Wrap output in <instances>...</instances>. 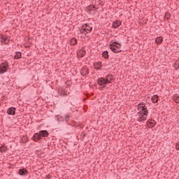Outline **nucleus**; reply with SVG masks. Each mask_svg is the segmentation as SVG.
<instances>
[{
    "label": "nucleus",
    "mask_w": 179,
    "mask_h": 179,
    "mask_svg": "<svg viewBox=\"0 0 179 179\" xmlns=\"http://www.w3.org/2000/svg\"><path fill=\"white\" fill-rule=\"evenodd\" d=\"M138 110H141L137 114V120L139 122L142 121H146L148 118V110H146V106L143 104L138 105Z\"/></svg>",
    "instance_id": "obj_1"
},
{
    "label": "nucleus",
    "mask_w": 179,
    "mask_h": 179,
    "mask_svg": "<svg viewBox=\"0 0 179 179\" xmlns=\"http://www.w3.org/2000/svg\"><path fill=\"white\" fill-rule=\"evenodd\" d=\"M41 136L43 138L48 136V132L45 130H42L39 133L35 134L32 139L33 141H35V142H37L39 139H41Z\"/></svg>",
    "instance_id": "obj_2"
},
{
    "label": "nucleus",
    "mask_w": 179,
    "mask_h": 179,
    "mask_svg": "<svg viewBox=\"0 0 179 179\" xmlns=\"http://www.w3.org/2000/svg\"><path fill=\"white\" fill-rule=\"evenodd\" d=\"M110 48L113 52H121V44L113 43L110 45Z\"/></svg>",
    "instance_id": "obj_3"
},
{
    "label": "nucleus",
    "mask_w": 179,
    "mask_h": 179,
    "mask_svg": "<svg viewBox=\"0 0 179 179\" xmlns=\"http://www.w3.org/2000/svg\"><path fill=\"white\" fill-rule=\"evenodd\" d=\"M8 69H9V66L7 62L1 63L0 64V73H5Z\"/></svg>",
    "instance_id": "obj_4"
},
{
    "label": "nucleus",
    "mask_w": 179,
    "mask_h": 179,
    "mask_svg": "<svg viewBox=\"0 0 179 179\" xmlns=\"http://www.w3.org/2000/svg\"><path fill=\"white\" fill-rule=\"evenodd\" d=\"M0 41L5 44H8L9 43V39L6 38V36L0 34Z\"/></svg>",
    "instance_id": "obj_5"
},
{
    "label": "nucleus",
    "mask_w": 179,
    "mask_h": 179,
    "mask_svg": "<svg viewBox=\"0 0 179 179\" xmlns=\"http://www.w3.org/2000/svg\"><path fill=\"white\" fill-rule=\"evenodd\" d=\"M15 113H16V108L13 107L8 108L7 110V114H8V115H15Z\"/></svg>",
    "instance_id": "obj_6"
},
{
    "label": "nucleus",
    "mask_w": 179,
    "mask_h": 179,
    "mask_svg": "<svg viewBox=\"0 0 179 179\" xmlns=\"http://www.w3.org/2000/svg\"><path fill=\"white\" fill-rule=\"evenodd\" d=\"M98 84H99L100 86H104V85H107V82L106 81V78H101L98 80Z\"/></svg>",
    "instance_id": "obj_7"
},
{
    "label": "nucleus",
    "mask_w": 179,
    "mask_h": 179,
    "mask_svg": "<svg viewBox=\"0 0 179 179\" xmlns=\"http://www.w3.org/2000/svg\"><path fill=\"white\" fill-rule=\"evenodd\" d=\"M148 127H149V128H153V127H155V125H156V122H155V120H149L148 121Z\"/></svg>",
    "instance_id": "obj_8"
},
{
    "label": "nucleus",
    "mask_w": 179,
    "mask_h": 179,
    "mask_svg": "<svg viewBox=\"0 0 179 179\" xmlns=\"http://www.w3.org/2000/svg\"><path fill=\"white\" fill-rule=\"evenodd\" d=\"M120 26H121V21L117 20L113 23V29H117V27H120Z\"/></svg>",
    "instance_id": "obj_9"
},
{
    "label": "nucleus",
    "mask_w": 179,
    "mask_h": 179,
    "mask_svg": "<svg viewBox=\"0 0 179 179\" xmlns=\"http://www.w3.org/2000/svg\"><path fill=\"white\" fill-rule=\"evenodd\" d=\"M113 76H107L106 78H105V80L106 81V83H111L113 80Z\"/></svg>",
    "instance_id": "obj_10"
},
{
    "label": "nucleus",
    "mask_w": 179,
    "mask_h": 179,
    "mask_svg": "<svg viewBox=\"0 0 179 179\" xmlns=\"http://www.w3.org/2000/svg\"><path fill=\"white\" fill-rule=\"evenodd\" d=\"M86 54V51H85V50L81 49L80 50H79V52H78V57H85Z\"/></svg>",
    "instance_id": "obj_11"
},
{
    "label": "nucleus",
    "mask_w": 179,
    "mask_h": 179,
    "mask_svg": "<svg viewBox=\"0 0 179 179\" xmlns=\"http://www.w3.org/2000/svg\"><path fill=\"white\" fill-rule=\"evenodd\" d=\"M96 10V8L93 6H89L86 8V11L87 12H92L93 10Z\"/></svg>",
    "instance_id": "obj_12"
},
{
    "label": "nucleus",
    "mask_w": 179,
    "mask_h": 179,
    "mask_svg": "<svg viewBox=\"0 0 179 179\" xmlns=\"http://www.w3.org/2000/svg\"><path fill=\"white\" fill-rule=\"evenodd\" d=\"M19 174L20 176H26V174H27V170L25 169H20Z\"/></svg>",
    "instance_id": "obj_13"
},
{
    "label": "nucleus",
    "mask_w": 179,
    "mask_h": 179,
    "mask_svg": "<svg viewBox=\"0 0 179 179\" xmlns=\"http://www.w3.org/2000/svg\"><path fill=\"white\" fill-rule=\"evenodd\" d=\"M95 69H100L101 68V63L100 62L94 64Z\"/></svg>",
    "instance_id": "obj_14"
},
{
    "label": "nucleus",
    "mask_w": 179,
    "mask_h": 179,
    "mask_svg": "<svg viewBox=\"0 0 179 179\" xmlns=\"http://www.w3.org/2000/svg\"><path fill=\"white\" fill-rule=\"evenodd\" d=\"M159 100V96L157 95H154L152 97V103H157V101Z\"/></svg>",
    "instance_id": "obj_15"
},
{
    "label": "nucleus",
    "mask_w": 179,
    "mask_h": 179,
    "mask_svg": "<svg viewBox=\"0 0 179 179\" xmlns=\"http://www.w3.org/2000/svg\"><path fill=\"white\" fill-rule=\"evenodd\" d=\"M155 42L157 43V44H162V43L163 42V38L162 37H158L156 38Z\"/></svg>",
    "instance_id": "obj_16"
},
{
    "label": "nucleus",
    "mask_w": 179,
    "mask_h": 179,
    "mask_svg": "<svg viewBox=\"0 0 179 179\" xmlns=\"http://www.w3.org/2000/svg\"><path fill=\"white\" fill-rule=\"evenodd\" d=\"M85 29V33H90V31H92V27L86 25V27Z\"/></svg>",
    "instance_id": "obj_17"
},
{
    "label": "nucleus",
    "mask_w": 179,
    "mask_h": 179,
    "mask_svg": "<svg viewBox=\"0 0 179 179\" xmlns=\"http://www.w3.org/2000/svg\"><path fill=\"white\" fill-rule=\"evenodd\" d=\"M102 57L105 59L108 58V52L105 51L102 53Z\"/></svg>",
    "instance_id": "obj_18"
},
{
    "label": "nucleus",
    "mask_w": 179,
    "mask_h": 179,
    "mask_svg": "<svg viewBox=\"0 0 179 179\" xmlns=\"http://www.w3.org/2000/svg\"><path fill=\"white\" fill-rule=\"evenodd\" d=\"M21 57H22V53L18 52L16 53L14 58H15V59H19V58H20Z\"/></svg>",
    "instance_id": "obj_19"
},
{
    "label": "nucleus",
    "mask_w": 179,
    "mask_h": 179,
    "mask_svg": "<svg viewBox=\"0 0 179 179\" xmlns=\"http://www.w3.org/2000/svg\"><path fill=\"white\" fill-rule=\"evenodd\" d=\"M57 120L59 121V122H61V121H64V117L61 115L56 116Z\"/></svg>",
    "instance_id": "obj_20"
},
{
    "label": "nucleus",
    "mask_w": 179,
    "mask_h": 179,
    "mask_svg": "<svg viewBox=\"0 0 179 179\" xmlns=\"http://www.w3.org/2000/svg\"><path fill=\"white\" fill-rule=\"evenodd\" d=\"M81 73L82 75H87L88 72H87V69L84 68L82 71H81Z\"/></svg>",
    "instance_id": "obj_21"
},
{
    "label": "nucleus",
    "mask_w": 179,
    "mask_h": 179,
    "mask_svg": "<svg viewBox=\"0 0 179 179\" xmlns=\"http://www.w3.org/2000/svg\"><path fill=\"white\" fill-rule=\"evenodd\" d=\"M173 100H174V101H175L176 103H179V96H177V95H175V96H173Z\"/></svg>",
    "instance_id": "obj_22"
},
{
    "label": "nucleus",
    "mask_w": 179,
    "mask_h": 179,
    "mask_svg": "<svg viewBox=\"0 0 179 179\" xmlns=\"http://www.w3.org/2000/svg\"><path fill=\"white\" fill-rule=\"evenodd\" d=\"M6 146L5 145H2L1 147H0V151L1 152H6Z\"/></svg>",
    "instance_id": "obj_23"
},
{
    "label": "nucleus",
    "mask_w": 179,
    "mask_h": 179,
    "mask_svg": "<svg viewBox=\"0 0 179 179\" xmlns=\"http://www.w3.org/2000/svg\"><path fill=\"white\" fill-rule=\"evenodd\" d=\"M62 94L63 96H68V94H69V92H65V90H64V91L62 92Z\"/></svg>",
    "instance_id": "obj_24"
},
{
    "label": "nucleus",
    "mask_w": 179,
    "mask_h": 179,
    "mask_svg": "<svg viewBox=\"0 0 179 179\" xmlns=\"http://www.w3.org/2000/svg\"><path fill=\"white\" fill-rule=\"evenodd\" d=\"M71 44H73V45H75V44H76V39L73 38V39L71 40Z\"/></svg>",
    "instance_id": "obj_25"
},
{
    "label": "nucleus",
    "mask_w": 179,
    "mask_h": 179,
    "mask_svg": "<svg viewBox=\"0 0 179 179\" xmlns=\"http://www.w3.org/2000/svg\"><path fill=\"white\" fill-rule=\"evenodd\" d=\"M80 33H85V32H86V29L85 27H83L80 29Z\"/></svg>",
    "instance_id": "obj_26"
},
{
    "label": "nucleus",
    "mask_w": 179,
    "mask_h": 179,
    "mask_svg": "<svg viewBox=\"0 0 179 179\" xmlns=\"http://www.w3.org/2000/svg\"><path fill=\"white\" fill-rule=\"evenodd\" d=\"M176 148L178 150H179V142L176 143Z\"/></svg>",
    "instance_id": "obj_27"
}]
</instances>
